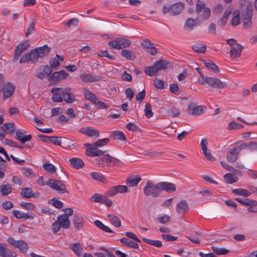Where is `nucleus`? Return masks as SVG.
<instances>
[{
	"label": "nucleus",
	"instance_id": "774afa93",
	"mask_svg": "<svg viewBox=\"0 0 257 257\" xmlns=\"http://www.w3.org/2000/svg\"><path fill=\"white\" fill-rule=\"evenodd\" d=\"M126 127L131 131L133 132H140L141 130L134 123L130 122L126 125Z\"/></svg>",
	"mask_w": 257,
	"mask_h": 257
},
{
	"label": "nucleus",
	"instance_id": "6e6552de",
	"mask_svg": "<svg viewBox=\"0 0 257 257\" xmlns=\"http://www.w3.org/2000/svg\"><path fill=\"white\" fill-rule=\"evenodd\" d=\"M46 185L49 186L52 189L57 191L60 193L67 192L66 185L61 180L49 179L46 182Z\"/></svg>",
	"mask_w": 257,
	"mask_h": 257
},
{
	"label": "nucleus",
	"instance_id": "052dcab7",
	"mask_svg": "<svg viewBox=\"0 0 257 257\" xmlns=\"http://www.w3.org/2000/svg\"><path fill=\"white\" fill-rule=\"evenodd\" d=\"M36 23V21L35 19H32L30 24L29 25L27 29L26 33V36L27 37L30 35L35 30V26Z\"/></svg>",
	"mask_w": 257,
	"mask_h": 257
},
{
	"label": "nucleus",
	"instance_id": "a211bd4d",
	"mask_svg": "<svg viewBox=\"0 0 257 257\" xmlns=\"http://www.w3.org/2000/svg\"><path fill=\"white\" fill-rule=\"evenodd\" d=\"M80 78L84 82H95L102 79V77L99 75H94L90 73L81 74Z\"/></svg>",
	"mask_w": 257,
	"mask_h": 257
},
{
	"label": "nucleus",
	"instance_id": "ddd939ff",
	"mask_svg": "<svg viewBox=\"0 0 257 257\" xmlns=\"http://www.w3.org/2000/svg\"><path fill=\"white\" fill-rule=\"evenodd\" d=\"M62 97L63 100L68 103H72L75 101L76 97L72 94L70 87L65 88H62Z\"/></svg>",
	"mask_w": 257,
	"mask_h": 257
},
{
	"label": "nucleus",
	"instance_id": "e2e57ef3",
	"mask_svg": "<svg viewBox=\"0 0 257 257\" xmlns=\"http://www.w3.org/2000/svg\"><path fill=\"white\" fill-rule=\"evenodd\" d=\"M21 171L23 175L26 177H30V176H33L34 175V173L31 169H29L26 167L22 168Z\"/></svg>",
	"mask_w": 257,
	"mask_h": 257
},
{
	"label": "nucleus",
	"instance_id": "0e129e2a",
	"mask_svg": "<svg viewBox=\"0 0 257 257\" xmlns=\"http://www.w3.org/2000/svg\"><path fill=\"white\" fill-rule=\"evenodd\" d=\"M165 82L161 79L156 78L154 81V85L158 89H163L164 88Z\"/></svg>",
	"mask_w": 257,
	"mask_h": 257
},
{
	"label": "nucleus",
	"instance_id": "49530a36",
	"mask_svg": "<svg viewBox=\"0 0 257 257\" xmlns=\"http://www.w3.org/2000/svg\"><path fill=\"white\" fill-rule=\"evenodd\" d=\"M253 7L251 4L247 5L246 10L243 14V18L251 19L253 15Z\"/></svg>",
	"mask_w": 257,
	"mask_h": 257
},
{
	"label": "nucleus",
	"instance_id": "6ab92c4d",
	"mask_svg": "<svg viewBox=\"0 0 257 257\" xmlns=\"http://www.w3.org/2000/svg\"><path fill=\"white\" fill-rule=\"evenodd\" d=\"M72 222L75 228L79 229L84 226V218L81 215L75 213L73 216Z\"/></svg>",
	"mask_w": 257,
	"mask_h": 257
},
{
	"label": "nucleus",
	"instance_id": "4d7b16f0",
	"mask_svg": "<svg viewBox=\"0 0 257 257\" xmlns=\"http://www.w3.org/2000/svg\"><path fill=\"white\" fill-rule=\"evenodd\" d=\"M4 127L8 131L9 134H12L16 130L15 123L13 122H6L4 124Z\"/></svg>",
	"mask_w": 257,
	"mask_h": 257
},
{
	"label": "nucleus",
	"instance_id": "5fc2aeb1",
	"mask_svg": "<svg viewBox=\"0 0 257 257\" xmlns=\"http://www.w3.org/2000/svg\"><path fill=\"white\" fill-rule=\"evenodd\" d=\"M211 249L217 255H225L229 252V250L224 248H219L216 246H212Z\"/></svg>",
	"mask_w": 257,
	"mask_h": 257
},
{
	"label": "nucleus",
	"instance_id": "9d476101",
	"mask_svg": "<svg viewBox=\"0 0 257 257\" xmlns=\"http://www.w3.org/2000/svg\"><path fill=\"white\" fill-rule=\"evenodd\" d=\"M30 46L28 41H23L20 43L16 48L14 53L13 62H16L22 53Z\"/></svg>",
	"mask_w": 257,
	"mask_h": 257
},
{
	"label": "nucleus",
	"instance_id": "7ed1b4c3",
	"mask_svg": "<svg viewBox=\"0 0 257 257\" xmlns=\"http://www.w3.org/2000/svg\"><path fill=\"white\" fill-rule=\"evenodd\" d=\"M202 84L205 83L209 86L218 89L224 88L227 86V84L225 82H221L219 79L216 77H205L202 76V80L200 81Z\"/></svg>",
	"mask_w": 257,
	"mask_h": 257
},
{
	"label": "nucleus",
	"instance_id": "603ef678",
	"mask_svg": "<svg viewBox=\"0 0 257 257\" xmlns=\"http://www.w3.org/2000/svg\"><path fill=\"white\" fill-rule=\"evenodd\" d=\"M231 25L235 27L237 26L240 23V16L239 12L238 11H235L233 13V18L231 21Z\"/></svg>",
	"mask_w": 257,
	"mask_h": 257
},
{
	"label": "nucleus",
	"instance_id": "2f4dec72",
	"mask_svg": "<svg viewBox=\"0 0 257 257\" xmlns=\"http://www.w3.org/2000/svg\"><path fill=\"white\" fill-rule=\"evenodd\" d=\"M120 242L124 246L132 247L134 248H138L139 245L135 241L130 240L127 237H123L120 239Z\"/></svg>",
	"mask_w": 257,
	"mask_h": 257
},
{
	"label": "nucleus",
	"instance_id": "39448f33",
	"mask_svg": "<svg viewBox=\"0 0 257 257\" xmlns=\"http://www.w3.org/2000/svg\"><path fill=\"white\" fill-rule=\"evenodd\" d=\"M203 11L201 15L202 19L204 21L208 20L211 16L210 9L206 7L205 4L200 0H197L196 6V13L199 14Z\"/></svg>",
	"mask_w": 257,
	"mask_h": 257
},
{
	"label": "nucleus",
	"instance_id": "9b49d317",
	"mask_svg": "<svg viewBox=\"0 0 257 257\" xmlns=\"http://www.w3.org/2000/svg\"><path fill=\"white\" fill-rule=\"evenodd\" d=\"M95 162L96 164L100 167L104 169L108 168L109 166H111L110 155L107 152L103 156L97 158Z\"/></svg>",
	"mask_w": 257,
	"mask_h": 257
},
{
	"label": "nucleus",
	"instance_id": "72a5a7b5",
	"mask_svg": "<svg viewBox=\"0 0 257 257\" xmlns=\"http://www.w3.org/2000/svg\"><path fill=\"white\" fill-rule=\"evenodd\" d=\"M12 186L10 184H3L0 186V192L1 195L6 196L11 193Z\"/></svg>",
	"mask_w": 257,
	"mask_h": 257
},
{
	"label": "nucleus",
	"instance_id": "a878e982",
	"mask_svg": "<svg viewBox=\"0 0 257 257\" xmlns=\"http://www.w3.org/2000/svg\"><path fill=\"white\" fill-rule=\"evenodd\" d=\"M154 64L156 65L158 71L163 70H167L171 65V64L169 62L162 59H160L159 60L156 61Z\"/></svg>",
	"mask_w": 257,
	"mask_h": 257
},
{
	"label": "nucleus",
	"instance_id": "ea45409f",
	"mask_svg": "<svg viewBox=\"0 0 257 257\" xmlns=\"http://www.w3.org/2000/svg\"><path fill=\"white\" fill-rule=\"evenodd\" d=\"M232 193L236 195H239L244 197H247L251 195V192L245 189H234L232 190Z\"/></svg>",
	"mask_w": 257,
	"mask_h": 257
},
{
	"label": "nucleus",
	"instance_id": "f704fd0d",
	"mask_svg": "<svg viewBox=\"0 0 257 257\" xmlns=\"http://www.w3.org/2000/svg\"><path fill=\"white\" fill-rule=\"evenodd\" d=\"M83 93L86 99L90 101L93 103H96V101L97 100L98 98L94 94L86 88H84Z\"/></svg>",
	"mask_w": 257,
	"mask_h": 257
},
{
	"label": "nucleus",
	"instance_id": "79ce46f5",
	"mask_svg": "<svg viewBox=\"0 0 257 257\" xmlns=\"http://www.w3.org/2000/svg\"><path fill=\"white\" fill-rule=\"evenodd\" d=\"M141 177L134 178V177H130L127 178L125 181L126 184L130 187H135L138 185L139 183L141 181Z\"/></svg>",
	"mask_w": 257,
	"mask_h": 257
},
{
	"label": "nucleus",
	"instance_id": "393cba45",
	"mask_svg": "<svg viewBox=\"0 0 257 257\" xmlns=\"http://www.w3.org/2000/svg\"><path fill=\"white\" fill-rule=\"evenodd\" d=\"M57 221L64 229H68L70 226V221L69 218L65 215H60L57 217Z\"/></svg>",
	"mask_w": 257,
	"mask_h": 257
},
{
	"label": "nucleus",
	"instance_id": "f3484780",
	"mask_svg": "<svg viewBox=\"0 0 257 257\" xmlns=\"http://www.w3.org/2000/svg\"><path fill=\"white\" fill-rule=\"evenodd\" d=\"M26 133V132L24 130H17L16 132V139L22 144H24L26 142L31 141L32 139L31 135H29L24 136Z\"/></svg>",
	"mask_w": 257,
	"mask_h": 257
},
{
	"label": "nucleus",
	"instance_id": "1a4fd4ad",
	"mask_svg": "<svg viewBox=\"0 0 257 257\" xmlns=\"http://www.w3.org/2000/svg\"><path fill=\"white\" fill-rule=\"evenodd\" d=\"M206 107L205 105H197L196 103L191 102L188 106V113L194 116H197L203 113L206 110Z\"/></svg>",
	"mask_w": 257,
	"mask_h": 257
},
{
	"label": "nucleus",
	"instance_id": "b1692460",
	"mask_svg": "<svg viewBox=\"0 0 257 257\" xmlns=\"http://www.w3.org/2000/svg\"><path fill=\"white\" fill-rule=\"evenodd\" d=\"M235 200L243 205L248 206V207L257 206V201L255 200L249 198L241 199L240 198H236Z\"/></svg>",
	"mask_w": 257,
	"mask_h": 257
},
{
	"label": "nucleus",
	"instance_id": "4c0bfd02",
	"mask_svg": "<svg viewBox=\"0 0 257 257\" xmlns=\"http://www.w3.org/2000/svg\"><path fill=\"white\" fill-rule=\"evenodd\" d=\"M49 139V143H52L53 144L59 146H61L62 143L64 144H66L67 142L68 141L67 139L65 138L63 140V141H62L60 137H58L56 136L50 137Z\"/></svg>",
	"mask_w": 257,
	"mask_h": 257
},
{
	"label": "nucleus",
	"instance_id": "f03ea898",
	"mask_svg": "<svg viewBox=\"0 0 257 257\" xmlns=\"http://www.w3.org/2000/svg\"><path fill=\"white\" fill-rule=\"evenodd\" d=\"M227 43L231 47L230 50V56L232 59L239 57L243 49V47L236 42V41L233 38L226 40Z\"/></svg>",
	"mask_w": 257,
	"mask_h": 257
},
{
	"label": "nucleus",
	"instance_id": "4be33fe9",
	"mask_svg": "<svg viewBox=\"0 0 257 257\" xmlns=\"http://www.w3.org/2000/svg\"><path fill=\"white\" fill-rule=\"evenodd\" d=\"M189 209V207L187 201L183 200L177 204L176 211L177 214H183L188 211Z\"/></svg>",
	"mask_w": 257,
	"mask_h": 257
},
{
	"label": "nucleus",
	"instance_id": "4468645a",
	"mask_svg": "<svg viewBox=\"0 0 257 257\" xmlns=\"http://www.w3.org/2000/svg\"><path fill=\"white\" fill-rule=\"evenodd\" d=\"M15 88V86L10 82L4 84L2 88L4 98L7 99L10 97L13 94Z\"/></svg>",
	"mask_w": 257,
	"mask_h": 257
},
{
	"label": "nucleus",
	"instance_id": "5701e85b",
	"mask_svg": "<svg viewBox=\"0 0 257 257\" xmlns=\"http://www.w3.org/2000/svg\"><path fill=\"white\" fill-rule=\"evenodd\" d=\"M239 153L236 147L230 149L226 156L227 161L230 163L235 162L238 159Z\"/></svg>",
	"mask_w": 257,
	"mask_h": 257
},
{
	"label": "nucleus",
	"instance_id": "680f3d73",
	"mask_svg": "<svg viewBox=\"0 0 257 257\" xmlns=\"http://www.w3.org/2000/svg\"><path fill=\"white\" fill-rule=\"evenodd\" d=\"M145 114L146 116L148 118H150L153 115V113L152 111L151 105L149 103H147L146 104Z\"/></svg>",
	"mask_w": 257,
	"mask_h": 257
},
{
	"label": "nucleus",
	"instance_id": "338daca9",
	"mask_svg": "<svg viewBox=\"0 0 257 257\" xmlns=\"http://www.w3.org/2000/svg\"><path fill=\"white\" fill-rule=\"evenodd\" d=\"M103 195L95 193L90 198V200L92 202H97L100 203L101 199H102Z\"/></svg>",
	"mask_w": 257,
	"mask_h": 257
},
{
	"label": "nucleus",
	"instance_id": "c03bdc74",
	"mask_svg": "<svg viewBox=\"0 0 257 257\" xmlns=\"http://www.w3.org/2000/svg\"><path fill=\"white\" fill-rule=\"evenodd\" d=\"M192 49L198 53H204L206 50V46L205 45L201 44H195L192 46Z\"/></svg>",
	"mask_w": 257,
	"mask_h": 257
},
{
	"label": "nucleus",
	"instance_id": "cd10ccee",
	"mask_svg": "<svg viewBox=\"0 0 257 257\" xmlns=\"http://www.w3.org/2000/svg\"><path fill=\"white\" fill-rule=\"evenodd\" d=\"M97 147H94V149L92 151L89 150H86L85 154L86 156L90 157L98 156L99 157L103 156L105 153L107 152V151H101L97 149Z\"/></svg>",
	"mask_w": 257,
	"mask_h": 257
},
{
	"label": "nucleus",
	"instance_id": "58836bf2",
	"mask_svg": "<svg viewBox=\"0 0 257 257\" xmlns=\"http://www.w3.org/2000/svg\"><path fill=\"white\" fill-rule=\"evenodd\" d=\"M15 247L18 248L22 253H26L29 248L27 243L23 240H18Z\"/></svg>",
	"mask_w": 257,
	"mask_h": 257
},
{
	"label": "nucleus",
	"instance_id": "bf43d9fd",
	"mask_svg": "<svg viewBox=\"0 0 257 257\" xmlns=\"http://www.w3.org/2000/svg\"><path fill=\"white\" fill-rule=\"evenodd\" d=\"M91 176L95 180L99 182L105 183L106 179L104 176L98 172H92L91 173Z\"/></svg>",
	"mask_w": 257,
	"mask_h": 257
},
{
	"label": "nucleus",
	"instance_id": "3c124183",
	"mask_svg": "<svg viewBox=\"0 0 257 257\" xmlns=\"http://www.w3.org/2000/svg\"><path fill=\"white\" fill-rule=\"evenodd\" d=\"M204 64L206 68L213 71L215 73H218L219 72L218 67L212 61L206 62L204 61Z\"/></svg>",
	"mask_w": 257,
	"mask_h": 257
},
{
	"label": "nucleus",
	"instance_id": "dca6fc26",
	"mask_svg": "<svg viewBox=\"0 0 257 257\" xmlns=\"http://www.w3.org/2000/svg\"><path fill=\"white\" fill-rule=\"evenodd\" d=\"M160 191H165L168 193H172L176 191V187L174 184L169 182H159Z\"/></svg>",
	"mask_w": 257,
	"mask_h": 257
},
{
	"label": "nucleus",
	"instance_id": "e433bc0d",
	"mask_svg": "<svg viewBox=\"0 0 257 257\" xmlns=\"http://www.w3.org/2000/svg\"><path fill=\"white\" fill-rule=\"evenodd\" d=\"M70 248L73 250L74 253L78 256L81 255L82 252V247L80 242H75L71 245Z\"/></svg>",
	"mask_w": 257,
	"mask_h": 257
},
{
	"label": "nucleus",
	"instance_id": "a18cd8bd",
	"mask_svg": "<svg viewBox=\"0 0 257 257\" xmlns=\"http://www.w3.org/2000/svg\"><path fill=\"white\" fill-rule=\"evenodd\" d=\"M111 137L115 140H118L120 141H125L126 138L121 131H114L111 135Z\"/></svg>",
	"mask_w": 257,
	"mask_h": 257
},
{
	"label": "nucleus",
	"instance_id": "c9c22d12",
	"mask_svg": "<svg viewBox=\"0 0 257 257\" xmlns=\"http://www.w3.org/2000/svg\"><path fill=\"white\" fill-rule=\"evenodd\" d=\"M231 14V10L230 9H226L225 12L224 13L223 16L218 20L217 23L218 25L220 27L224 26L226 24L227 20Z\"/></svg>",
	"mask_w": 257,
	"mask_h": 257
},
{
	"label": "nucleus",
	"instance_id": "f257e3e1",
	"mask_svg": "<svg viewBox=\"0 0 257 257\" xmlns=\"http://www.w3.org/2000/svg\"><path fill=\"white\" fill-rule=\"evenodd\" d=\"M51 48L47 45L37 47L29 53L24 54L20 60V63H25L31 61L32 63L37 62L39 58H43L49 54Z\"/></svg>",
	"mask_w": 257,
	"mask_h": 257
},
{
	"label": "nucleus",
	"instance_id": "8fccbe9b",
	"mask_svg": "<svg viewBox=\"0 0 257 257\" xmlns=\"http://www.w3.org/2000/svg\"><path fill=\"white\" fill-rule=\"evenodd\" d=\"M156 220L161 224H166L169 222L171 220V217L169 215L163 214L159 215Z\"/></svg>",
	"mask_w": 257,
	"mask_h": 257
},
{
	"label": "nucleus",
	"instance_id": "bb28decb",
	"mask_svg": "<svg viewBox=\"0 0 257 257\" xmlns=\"http://www.w3.org/2000/svg\"><path fill=\"white\" fill-rule=\"evenodd\" d=\"M199 23L197 20H194L192 18H188L185 23L184 28L188 31H191L193 30L194 27L198 25Z\"/></svg>",
	"mask_w": 257,
	"mask_h": 257
},
{
	"label": "nucleus",
	"instance_id": "a19ab883",
	"mask_svg": "<svg viewBox=\"0 0 257 257\" xmlns=\"http://www.w3.org/2000/svg\"><path fill=\"white\" fill-rule=\"evenodd\" d=\"M145 72L147 75L153 76L157 75L159 71L156 65L154 64L152 66L146 67L145 69Z\"/></svg>",
	"mask_w": 257,
	"mask_h": 257
},
{
	"label": "nucleus",
	"instance_id": "13d9d810",
	"mask_svg": "<svg viewBox=\"0 0 257 257\" xmlns=\"http://www.w3.org/2000/svg\"><path fill=\"white\" fill-rule=\"evenodd\" d=\"M244 126L240 123L234 121L230 122L227 125V130L231 131L233 130H238L243 128Z\"/></svg>",
	"mask_w": 257,
	"mask_h": 257
},
{
	"label": "nucleus",
	"instance_id": "20e7f679",
	"mask_svg": "<svg viewBox=\"0 0 257 257\" xmlns=\"http://www.w3.org/2000/svg\"><path fill=\"white\" fill-rule=\"evenodd\" d=\"M159 183L155 184L152 182L148 181L144 188V193L145 196H152L154 198L158 197L160 195Z\"/></svg>",
	"mask_w": 257,
	"mask_h": 257
},
{
	"label": "nucleus",
	"instance_id": "37998d69",
	"mask_svg": "<svg viewBox=\"0 0 257 257\" xmlns=\"http://www.w3.org/2000/svg\"><path fill=\"white\" fill-rule=\"evenodd\" d=\"M224 179L226 182L228 184H232L238 181V178L231 173H226L224 175Z\"/></svg>",
	"mask_w": 257,
	"mask_h": 257
},
{
	"label": "nucleus",
	"instance_id": "473e14b6",
	"mask_svg": "<svg viewBox=\"0 0 257 257\" xmlns=\"http://www.w3.org/2000/svg\"><path fill=\"white\" fill-rule=\"evenodd\" d=\"M121 55L127 60H134L136 58L135 52L129 49H124L121 51Z\"/></svg>",
	"mask_w": 257,
	"mask_h": 257
},
{
	"label": "nucleus",
	"instance_id": "7c9ffc66",
	"mask_svg": "<svg viewBox=\"0 0 257 257\" xmlns=\"http://www.w3.org/2000/svg\"><path fill=\"white\" fill-rule=\"evenodd\" d=\"M69 162L73 167L77 169L81 168L84 165L82 160L78 158H73L69 160Z\"/></svg>",
	"mask_w": 257,
	"mask_h": 257
},
{
	"label": "nucleus",
	"instance_id": "c756f323",
	"mask_svg": "<svg viewBox=\"0 0 257 257\" xmlns=\"http://www.w3.org/2000/svg\"><path fill=\"white\" fill-rule=\"evenodd\" d=\"M161 109L166 110L167 115H168V116L176 117L180 115L179 110L173 106L169 107L168 105H166L164 107L161 108Z\"/></svg>",
	"mask_w": 257,
	"mask_h": 257
},
{
	"label": "nucleus",
	"instance_id": "2eb2a0df",
	"mask_svg": "<svg viewBox=\"0 0 257 257\" xmlns=\"http://www.w3.org/2000/svg\"><path fill=\"white\" fill-rule=\"evenodd\" d=\"M79 132L90 138H97L99 137V131L91 127H82Z\"/></svg>",
	"mask_w": 257,
	"mask_h": 257
},
{
	"label": "nucleus",
	"instance_id": "c85d7f7f",
	"mask_svg": "<svg viewBox=\"0 0 257 257\" xmlns=\"http://www.w3.org/2000/svg\"><path fill=\"white\" fill-rule=\"evenodd\" d=\"M12 213L14 216H15L18 219L25 218L26 219H32L34 218V216L32 213L27 214L22 212V211L19 210H13Z\"/></svg>",
	"mask_w": 257,
	"mask_h": 257
},
{
	"label": "nucleus",
	"instance_id": "69168bd1",
	"mask_svg": "<svg viewBox=\"0 0 257 257\" xmlns=\"http://www.w3.org/2000/svg\"><path fill=\"white\" fill-rule=\"evenodd\" d=\"M109 141V139L107 138L99 140L96 142L94 143V146L97 147H102L107 144Z\"/></svg>",
	"mask_w": 257,
	"mask_h": 257
},
{
	"label": "nucleus",
	"instance_id": "de8ad7c7",
	"mask_svg": "<svg viewBox=\"0 0 257 257\" xmlns=\"http://www.w3.org/2000/svg\"><path fill=\"white\" fill-rule=\"evenodd\" d=\"M94 224L95 226H96L97 227L101 229L102 230L109 233H113V231L108 226H105L100 221L98 220H96L94 221Z\"/></svg>",
	"mask_w": 257,
	"mask_h": 257
},
{
	"label": "nucleus",
	"instance_id": "423d86ee",
	"mask_svg": "<svg viewBox=\"0 0 257 257\" xmlns=\"http://www.w3.org/2000/svg\"><path fill=\"white\" fill-rule=\"evenodd\" d=\"M184 9V5L182 3H177L168 7L164 6L163 9V14L166 15L169 13L171 16H176L179 14Z\"/></svg>",
	"mask_w": 257,
	"mask_h": 257
},
{
	"label": "nucleus",
	"instance_id": "aec40b11",
	"mask_svg": "<svg viewBox=\"0 0 257 257\" xmlns=\"http://www.w3.org/2000/svg\"><path fill=\"white\" fill-rule=\"evenodd\" d=\"M54 96L52 97L53 102H61L63 101L62 88L54 87L51 90Z\"/></svg>",
	"mask_w": 257,
	"mask_h": 257
},
{
	"label": "nucleus",
	"instance_id": "412c9836",
	"mask_svg": "<svg viewBox=\"0 0 257 257\" xmlns=\"http://www.w3.org/2000/svg\"><path fill=\"white\" fill-rule=\"evenodd\" d=\"M17 253L11 251L4 244L0 242V256L1 257H16Z\"/></svg>",
	"mask_w": 257,
	"mask_h": 257
},
{
	"label": "nucleus",
	"instance_id": "f8f14e48",
	"mask_svg": "<svg viewBox=\"0 0 257 257\" xmlns=\"http://www.w3.org/2000/svg\"><path fill=\"white\" fill-rule=\"evenodd\" d=\"M68 75L64 70L55 72L50 77L49 80L51 83L55 84L58 83L60 80L66 78Z\"/></svg>",
	"mask_w": 257,
	"mask_h": 257
},
{
	"label": "nucleus",
	"instance_id": "864d4df0",
	"mask_svg": "<svg viewBox=\"0 0 257 257\" xmlns=\"http://www.w3.org/2000/svg\"><path fill=\"white\" fill-rule=\"evenodd\" d=\"M32 189L30 187L23 188L21 192V195L22 197L25 198H31Z\"/></svg>",
	"mask_w": 257,
	"mask_h": 257
},
{
	"label": "nucleus",
	"instance_id": "6e6d98bb",
	"mask_svg": "<svg viewBox=\"0 0 257 257\" xmlns=\"http://www.w3.org/2000/svg\"><path fill=\"white\" fill-rule=\"evenodd\" d=\"M43 168L44 169L50 173H54L56 171L55 167L50 163H45L43 165Z\"/></svg>",
	"mask_w": 257,
	"mask_h": 257
},
{
	"label": "nucleus",
	"instance_id": "0eeeda50",
	"mask_svg": "<svg viewBox=\"0 0 257 257\" xmlns=\"http://www.w3.org/2000/svg\"><path fill=\"white\" fill-rule=\"evenodd\" d=\"M131 44L132 42L130 40L123 38H118L108 42V45L110 46L117 50L128 47Z\"/></svg>",
	"mask_w": 257,
	"mask_h": 257
},
{
	"label": "nucleus",
	"instance_id": "09e8293b",
	"mask_svg": "<svg viewBox=\"0 0 257 257\" xmlns=\"http://www.w3.org/2000/svg\"><path fill=\"white\" fill-rule=\"evenodd\" d=\"M142 239L146 243L156 247H160L162 246V242L158 240H152L146 237H143Z\"/></svg>",
	"mask_w": 257,
	"mask_h": 257
}]
</instances>
